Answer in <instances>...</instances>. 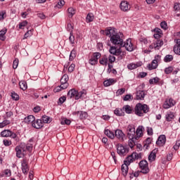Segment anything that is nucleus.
I'll return each instance as SVG.
<instances>
[{
	"label": "nucleus",
	"mask_w": 180,
	"mask_h": 180,
	"mask_svg": "<svg viewBox=\"0 0 180 180\" xmlns=\"http://www.w3.org/2000/svg\"><path fill=\"white\" fill-rule=\"evenodd\" d=\"M122 110H124V112H126V113L130 114V113H131V111L133 110L131 109V107H130V105H127L122 108Z\"/></svg>",
	"instance_id": "nucleus-39"
},
{
	"label": "nucleus",
	"mask_w": 180,
	"mask_h": 180,
	"mask_svg": "<svg viewBox=\"0 0 180 180\" xmlns=\"http://www.w3.org/2000/svg\"><path fill=\"white\" fill-rule=\"evenodd\" d=\"M159 82H160V78L158 77H154L149 80V84H150L151 85H154V84H158Z\"/></svg>",
	"instance_id": "nucleus-40"
},
{
	"label": "nucleus",
	"mask_w": 180,
	"mask_h": 180,
	"mask_svg": "<svg viewBox=\"0 0 180 180\" xmlns=\"http://www.w3.org/2000/svg\"><path fill=\"white\" fill-rule=\"evenodd\" d=\"M75 69V64H71L68 68V72H72V71H74Z\"/></svg>",
	"instance_id": "nucleus-59"
},
{
	"label": "nucleus",
	"mask_w": 180,
	"mask_h": 180,
	"mask_svg": "<svg viewBox=\"0 0 180 180\" xmlns=\"http://www.w3.org/2000/svg\"><path fill=\"white\" fill-rule=\"evenodd\" d=\"M108 60L110 61V63H115V61H116V57H115L114 56L110 55L108 56Z\"/></svg>",
	"instance_id": "nucleus-58"
},
{
	"label": "nucleus",
	"mask_w": 180,
	"mask_h": 180,
	"mask_svg": "<svg viewBox=\"0 0 180 180\" xmlns=\"http://www.w3.org/2000/svg\"><path fill=\"white\" fill-rule=\"evenodd\" d=\"M129 147L123 146L122 144L118 143L117 145V153L120 157H124L129 154Z\"/></svg>",
	"instance_id": "nucleus-6"
},
{
	"label": "nucleus",
	"mask_w": 180,
	"mask_h": 180,
	"mask_svg": "<svg viewBox=\"0 0 180 180\" xmlns=\"http://www.w3.org/2000/svg\"><path fill=\"white\" fill-rule=\"evenodd\" d=\"M174 11H180V4L179 3H175L174 6Z\"/></svg>",
	"instance_id": "nucleus-62"
},
{
	"label": "nucleus",
	"mask_w": 180,
	"mask_h": 180,
	"mask_svg": "<svg viewBox=\"0 0 180 180\" xmlns=\"http://www.w3.org/2000/svg\"><path fill=\"white\" fill-rule=\"evenodd\" d=\"M175 54L180 56V39H176V44L174 46Z\"/></svg>",
	"instance_id": "nucleus-27"
},
{
	"label": "nucleus",
	"mask_w": 180,
	"mask_h": 180,
	"mask_svg": "<svg viewBox=\"0 0 180 180\" xmlns=\"http://www.w3.org/2000/svg\"><path fill=\"white\" fill-rule=\"evenodd\" d=\"M3 143L6 147H9V146H12V141L8 139H4L3 141Z\"/></svg>",
	"instance_id": "nucleus-48"
},
{
	"label": "nucleus",
	"mask_w": 180,
	"mask_h": 180,
	"mask_svg": "<svg viewBox=\"0 0 180 180\" xmlns=\"http://www.w3.org/2000/svg\"><path fill=\"white\" fill-rule=\"evenodd\" d=\"M111 43L115 46H118V48L116 46H110L109 51L112 56H120L122 54V47H123V34L122 32H115L112 35L110 39Z\"/></svg>",
	"instance_id": "nucleus-1"
},
{
	"label": "nucleus",
	"mask_w": 180,
	"mask_h": 180,
	"mask_svg": "<svg viewBox=\"0 0 180 180\" xmlns=\"http://www.w3.org/2000/svg\"><path fill=\"white\" fill-rule=\"evenodd\" d=\"M166 141H167V137L165 136V135H160L158 137V139L156 141V143L158 144V146L162 147V146L165 145Z\"/></svg>",
	"instance_id": "nucleus-18"
},
{
	"label": "nucleus",
	"mask_w": 180,
	"mask_h": 180,
	"mask_svg": "<svg viewBox=\"0 0 180 180\" xmlns=\"http://www.w3.org/2000/svg\"><path fill=\"white\" fill-rule=\"evenodd\" d=\"M68 12L69 18H72L75 15V9H74V8L72 7H70L68 9Z\"/></svg>",
	"instance_id": "nucleus-38"
},
{
	"label": "nucleus",
	"mask_w": 180,
	"mask_h": 180,
	"mask_svg": "<svg viewBox=\"0 0 180 180\" xmlns=\"http://www.w3.org/2000/svg\"><path fill=\"white\" fill-rule=\"evenodd\" d=\"M32 127L34 129H41L43 127V121L41 120H34V122L32 123Z\"/></svg>",
	"instance_id": "nucleus-20"
},
{
	"label": "nucleus",
	"mask_w": 180,
	"mask_h": 180,
	"mask_svg": "<svg viewBox=\"0 0 180 180\" xmlns=\"http://www.w3.org/2000/svg\"><path fill=\"white\" fill-rule=\"evenodd\" d=\"M176 103L172 98L166 99L163 103L164 109H169V108H172V106H175Z\"/></svg>",
	"instance_id": "nucleus-12"
},
{
	"label": "nucleus",
	"mask_w": 180,
	"mask_h": 180,
	"mask_svg": "<svg viewBox=\"0 0 180 180\" xmlns=\"http://www.w3.org/2000/svg\"><path fill=\"white\" fill-rule=\"evenodd\" d=\"M116 82V80L114 79H109L104 81L103 84L104 86H110V85H113Z\"/></svg>",
	"instance_id": "nucleus-30"
},
{
	"label": "nucleus",
	"mask_w": 180,
	"mask_h": 180,
	"mask_svg": "<svg viewBox=\"0 0 180 180\" xmlns=\"http://www.w3.org/2000/svg\"><path fill=\"white\" fill-rule=\"evenodd\" d=\"M6 32H8V30H6V28H4L0 31V40H2L4 41L6 39V37H5V34H6Z\"/></svg>",
	"instance_id": "nucleus-32"
},
{
	"label": "nucleus",
	"mask_w": 180,
	"mask_h": 180,
	"mask_svg": "<svg viewBox=\"0 0 180 180\" xmlns=\"http://www.w3.org/2000/svg\"><path fill=\"white\" fill-rule=\"evenodd\" d=\"M42 122L44 123H51V118L47 115H44L42 117Z\"/></svg>",
	"instance_id": "nucleus-42"
},
{
	"label": "nucleus",
	"mask_w": 180,
	"mask_h": 180,
	"mask_svg": "<svg viewBox=\"0 0 180 180\" xmlns=\"http://www.w3.org/2000/svg\"><path fill=\"white\" fill-rule=\"evenodd\" d=\"M153 44L155 46V50H160V49L164 46V41L162 40L157 39L153 42Z\"/></svg>",
	"instance_id": "nucleus-23"
},
{
	"label": "nucleus",
	"mask_w": 180,
	"mask_h": 180,
	"mask_svg": "<svg viewBox=\"0 0 180 180\" xmlns=\"http://www.w3.org/2000/svg\"><path fill=\"white\" fill-rule=\"evenodd\" d=\"M33 34V30H30L27 31L25 35H24V39H27V37H30Z\"/></svg>",
	"instance_id": "nucleus-47"
},
{
	"label": "nucleus",
	"mask_w": 180,
	"mask_h": 180,
	"mask_svg": "<svg viewBox=\"0 0 180 180\" xmlns=\"http://www.w3.org/2000/svg\"><path fill=\"white\" fill-rule=\"evenodd\" d=\"M21 165L23 174H27V172H29V166H27V161H26V160H23Z\"/></svg>",
	"instance_id": "nucleus-21"
},
{
	"label": "nucleus",
	"mask_w": 180,
	"mask_h": 180,
	"mask_svg": "<svg viewBox=\"0 0 180 180\" xmlns=\"http://www.w3.org/2000/svg\"><path fill=\"white\" fill-rule=\"evenodd\" d=\"M127 137L129 139V143L131 148L136 146V128L131 125L127 127Z\"/></svg>",
	"instance_id": "nucleus-2"
},
{
	"label": "nucleus",
	"mask_w": 180,
	"mask_h": 180,
	"mask_svg": "<svg viewBox=\"0 0 180 180\" xmlns=\"http://www.w3.org/2000/svg\"><path fill=\"white\" fill-rule=\"evenodd\" d=\"M11 131L9 129H5L1 133V137H10Z\"/></svg>",
	"instance_id": "nucleus-34"
},
{
	"label": "nucleus",
	"mask_w": 180,
	"mask_h": 180,
	"mask_svg": "<svg viewBox=\"0 0 180 180\" xmlns=\"http://www.w3.org/2000/svg\"><path fill=\"white\" fill-rule=\"evenodd\" d=\"M60 123H61V124H71V120H70L67 118H63V119H62Z\"/></svg>",
	"instance_id": "nucleus-46"
},
{
	"label": "nucleus",
	"mask_w": 180,
	"mask_h": 180,
	"mask_svg": "<svg viewBox=\"0 0 180 180\" xmlns=\"http://www.w3.org/2000/svg\"><path fill=\"white\" fill-rule=\"evenodd\" d=\"M27 25V21H23L19 25V28L22 29V27H25Z\"/></svg>",
	"instance_id": "nucleus-64"
},
{
	"label": "nucleus",
	"mask_w": 180,
	"mask_h": 180,
	"mask_svg": "<svg viewBox=\"0 0 180 180\" xmlns=\"http://www.w3.org/2000/svg\"><path fill=\"white\" fill-rule=\"evenodd\" d=\"M68 31L70 32V33H72V30H74V26L72 25V24L69 23L68 24Z\"/></svg>",
	"instance_id": "nucleus-54"
},
{
	"label": "nucleus",
	"mask_w": 180,
	"mask_h": 180,
	"mask_svg": "<svg viewBox=\"0 0 180 180\" xmlns=\"http://www.w3.org/2000/svg\"><path fill=\"white\" fill-rule=\"evenodd\" d=\"M11 122H9L8 120H4L2 122H0V129L5 127V126H8V124H9Z\"/></svg>",
	"instance_id": "nucleus-45"
},
{
	"label": "nucleus",
	"mask_w": 180,
	"mask_h": 180,
	"mask_svg": "<svg viewBox=\"0 0 180 180\" xmlns=\"http://www.w3.org/2000/svg\"><path fill=\"white\" fill-rule=\"evenodd\" d=\"M104 134H105V136H107V137H108L109 139H115V133L109 129H105Z\"/></svg>",
	"instance_id": "nucleus-28"
},
{
	"label": "nucleus",
	"mask_w": 180,
	"mask_h": 180,
	"mask_svg": "<svg viewBox=\"0 0 180 180\" xmlns=\"http://www.w3.org/2000/svg\"><path fill=\"white\" fill-rule=\"evenodd\" d=\"M94 21V14L93 13H89L86 16V22L87 23H90V22Z\"/></svg>",
	"instance_id": "nucleus-43"
},
{
	"label": "nucleus",
	"mask_w": 180,
	"mask_h": 180,
	"mask_svg": "<svg viewBox=\"0 0 180 180\" xmlns=\"http://www.w3.org/2000/svg\"><path fill=\"white\" fill-rule=\"evenodd\" d=\"M122 47H125L127 51H133L134 50V46L131 44V39H128L125 42H122Z\"/></svg>",
	"instance_id": "nucleus-11"
},
{
	"label": "nucleus",
	"mask_w": 180,
	"mask_h": 180,
	"mask_svg": "<svg viewBox=\"0 0 180 180\" xmlns=\"http://www.w3.org/2000/svg\"><path fill=\"white\" fill-rule=\"evenodd\" d=\"M115 115L117 116H124V112H123V110L117 108L114 110Z\"/></svg>",
	"instance_id": "nucleus-37"
},
{
	"label": "nucleus",
	"mask_w": 180,
	"mask_h": 180,
	"mask_svg": "<svg viewBox=\"0 0 180 180\" xmlns=\"http://www.w3.org/2000/svg\"><path fill=\"white\" fill-rule=\"evenodd\" d=\"M150 108L146 104L137 103L135 106V115L143 116V113H148Z\"/></svg>",
	"instance_id": "nucleus-4"
},
{
	"label": "nucleus",
	"mask_w": 180,
	"mask_h": 180,
	"mask_svg": "<svg viewBox=\"0 0 180 180\" xmlns=\"http://www.w3.org/2000/svg\"><path fill=\"white\" fill-rule=\"evenodd\" d=\"M75 57H77V51L75 49H73L70 52V55L69 57L70 61H72L74 58H75Z\"/></svg>",
	"instance_id": "nucleus-35"
},
{
	"label": "nucleus",
	"mask_w": 180,
	"mask_h": 180,
	"mask_svg": "<svg viewBox=\"0 0 180 180\" xmlns=\"http://www.w3.org/2000/svg\"><path fill=\"white\" fill-rule=\"evenodd\" d=\"M73 115H77L78 116H79L80 119H86V117H88V113L84 111L75 112H73Z\"/></svg>",
	"instance_id": "nucleus-26"
},
{
	"label": "nucleus",
	"mask_w": 180,
	"mask_h": 180,
	"mask_svg": "<svg viewBox=\"0 0 180 180\" xmlns=\"http://www.w3.org/2000/svg\"><path fill=\"white\" fill-rule=\"evenodd\" d=\"M146 131L148 136H153V128L151 127H147L146 128Z\"/></svg>",
	"instance_id": "nucleus-57"
},
{
	"label": "nucleus",
	"mask_w": 180,
	"mask_h": 180,
	"mask_svg": "<svg viewBox=\"0 0 180 180\" xmlns=\"http://www.w3.org/2000/svg\"><path fill=\"white\" fill-rule=\"evenodd\" d=\"M4 174L6 176H11L12 175V172H11V169H7L4 171Z\"/></svg>",
	"instance_id": "nucleus-61"
},
{
	"label": "nucleus",
	"mask_w": 180,
	"mask_h": 180,
	"mask_svg": "<svg viewBox=\"0 0 180 180\" xmlns=\"http://www.w3.org/2000/svg\"><path fill=\"white\" fill-rule=\"evenodd\" d=\"M157 153H158V148H155L154 150H152V152L148 156V161L150 162L155 161V158H157Z\"/></svg>",
	"instance_id": "nucleus-17"
},
{
	"label": "nucleus",
	"mask_w": 180,
	"mask_h": 180,
	"mask_svg": "<svg viewBox=\"0 0 180 180\" xmlns=\"http://www.w3.org/2000/svg\"><path fill=\"white\" fill-rule=\"evenodd\" d=\"M20 88L22 91H26L27 89V83L25 81H20L19 82Z\"/></svg>",
	"instance_id": "nucleus-33"
},
{
	"label": "nucleus",
	"mask_w": 180,
	"mask_h": 180,
	"mask_svg": "<svg viewBox=\"0 0 180 180\" xmlns=\"http://www.w3.org/2000/svg\"><path fill=\"white\" fill-rule=\"evenodd\" d=\"M18 65H19V59H15L13 63V68L16 70V68H18Z\"/></svg>",
	"instance_id": "nucleus-52"
},
{
	"label": "nucleus",
	"mask_w": 180,
	"mask_h": 180,
	"mask_svg": "<svg viewBox=\"0 0 180 180\" xmlns=\"http://www.w3.org/2000/svg\"><path fill=\"white\" fill-rule=\"evenodd\" d=\"M143 65L142 62H136V63H129L127 65V68L129 70H136V68H139V67H141Z\"/></svg>",
	"instance_id": "nucleus-19"
},
{
	"label": "nucleus",
	"mask_w": 180,
	"mask_h": 180,
	"mask_svg": "<svg viewBox=\"0 0 180 180\" xmlns=\"http://www.w3.org/2000/svg\"><path fill=\"white\" fill-rule=\"evenodd\" d=\"M15 153L18 158H23V157L27 154L25 143H21L20 146H16Z\"/></svg>",
	"instance_id": "nucleus-5"
},
{
	"label": "nucleus",
	"mask_w": 180,
	"mask_h": 180,
	"mask_svg": "<svg viewBox=\"0 0 180 180\" xmlns=\"http://www.w3.org/2000/svg\"><path fill=\"white\" fill-rule=\"evenodd\" d=\"M121 170L122 172V175L124 176H126V175H127V173L129 172V165L124 162V164L122 165Z\"/></svg>",
	"instance_id": "nucleus-25"
},
{
	"label": "nucleus",
	"mask_w": 180,
	"mask_h": 180,
	"mask_svg": "<svg viewBox=\"0 0 180 180\" xmlns=\"http://www.w3.org/2000/svg\"><path fill=\"white\" fill-rule=\"evenodd\" d=\"M174 112H167L166 115H165V119L167 122H171L172 119H174Z\"/></svg>",
	"instance_id": "nucleus-31"
},
{
	"label": "nucleus",
	"mask_w": 180,
	"mask_h": 180,
	"mask_svg": "<svg viewBox=\"0 0 180 180\" xmlns=\"http://www.w3.org/2000/svg\"><path fill=\"white\" fill-rule=\"evenodd\" d=\"M64 5H65V1H64V0H61L57 4L56 8H58L60 9V8H63V6H64Z\"/></svg>",
	"instance_id": "nucleus-50"
},
{
	"label": "nucleus",
	"mask_w": 180,
	"mask_h": 180,
	"mask_svg": "<svg viewBox=\"0 0 180 180\" xmlns=\"http://www.w3.org/2000/svg\"><path fill=\"white\" fill-rule=\"evenodd\" d=\"M66 100H67V97L62 96V97L59 98V103H60V105H63V103L64 102H65Z\"/></svg>",
	"instance_id": "nucleus-60"
},
{
	"label": "nucleus",
	"mask_w": 180,
	"mask_h": 180,
	"mask_svg": "<svg viewBox=\"0 0 180 180\" xmlns=\"http://www.w3.org/2000/svg\"><path fill=\"white\" fill-rule=\"evenodd\" d=\"M151 141H153V139L151 138H148L145 141V147H148V146H150V144H151Z\"/></svg>",
	"instance_id": "nucleus-55"
},
{
	"label": "nucleus",
	"mask_w": 180,
	"mask_h": 180,
	"mask_svg": "<svg viewBox=\"0 0 180 180\" xmlns=\"http://www.w3.org/2000/svg\"><path fill=\"white\" fill-rule=\"evenodd\" d=\"M160 26L162 29H164L165 30L167 29V22L165 21H163L160 23Z\"/></svg>",
	"instance_id": "nucleus-63"
},
{
	"label": "nucleus",
	"mask_w": 180,
	"mask_h": 180,
	"mask_svg": "<svg viewBox=\"0 0 180 180\" xmlns=\"http://www.w3.org/2000/svg\"><path fill=\"white\" fill-rule=\"evenodd\" d=\"M139 167L141 168V172L142 174H148L150 169H148V162L147 160H142L139 162Z\"/></svg>",
	"instance_id": "nucleus-9"
},
{
	"label": "nucleus",
	"mask_w": 180,
	"mask_h": 180,
	"mask_svg": "<svg viewBox=\"0 0 180 180\" xmlns=\"http://www.w3.org/2000/svg\"><path fill=\"white\" fill-rule=\"evenodd\" d=\"M120 8L123 12H127V11H130V8L131 7L130 6V4H129V2L123 1L120 5Z\"/></svg>",
	"instance_id": "nucleus-15"
},
{
	"label": "nucleus",
	"mask_w": 180,
	"mask_h": 180,
	"mask_svg": "<svg viewBox=\"0 0 180 180\" xmlns=\"http://www.w3.org/2000/svg\"><path fill=\"white\" fill-rule=\"evenodd\" d=\"M115 33L116 32H115V29L108 28L105 30V36H109L110 39Z\"/></svg>",
	"instance_id": "nucleus-29"
},
{
	"label": "nucleus",
	"mask_w": 180,
	"mask_h": 180,
	"mask_svg": "<svg viewBox=\"0 0 180 180\" xmlns=\"http://www.w3.org/2000/svg\"><path fill=\"white\" fill-rule=\"evenodd\" d=\"M143 132H144V127L143 126L138 127L135 132V143L137 140H139V139H140L141 137H143Z\"/></svg>",
	"instance_id": "nucleus-13"
},
{
	"label": "nucleus",
	"mask_w": 180,
	"mask_h": 180,
	"mask_svg": "<svg viewBox=\"0 0 180 180\" xmlns=\"http://www.w3.org/2000/svg\"><path fill=\"white\" fill-rule=\"evenodd\" d=\"M139 158H141V155L134 152L131 155H130L125 159L124 162L127 165H129V164H131V162H134V161H136V160H139Z\"/></svg>",
	"instance_id": "nucleus-7"
},
{
	"label": "nucleus",
	"mask_w": 180,
	"mask_h": 180,
	"mask_svg": "<svg viewBox=\"0 0 180 180\" xmlns=\"http://www.w3.org/2000/svg\"><path fill=\"white\" fill-rule=\"evenodd\" d=\"M146 96V92L143 90H139L136 91V99L137 101H143Z\"/></svg>",
	"instance_id": "nucleus-22"
},
{
	"label": "nucleus",
	"mask_w": 180,
	"mask_h": 180,
	"mask_svg": "<svg viewBox=\"0 0 180 180\" xmlns=\"http://www.w3.org/2000/svg\"><path fill=\"white\" fill-rule=\"evenodd\" d=\"M11 97L13 101H19V95L16 93H11Z\"/></svg>",
	"instance_id": "nucleus-53"
},
{
	"label": "nucleus",
	"mask_w": 180,
	"mask_h": 180,
	"mask_svg": "<svg viewBox=\"0 0 180 180\" xmlns=\"http://www.w3.org/2000/svg\"><path fill=\"white\" fill-rule=\"evenodd\" d=\"M124 92H126V89H124V88L120 89L117 91L116 96H120V95H123V94H124Z\"/></svg>",
	"instance_id": "nucleus-44"
},
{
	"label": "nucleus",
	"mask_w": 180,
	"mask_h": 180,
	"mask_svg": "<svg viewBox=\"0 0 180 180\" xmlns=\"http://www.w3.org/2000/svg\"><path fill=\"white\" fill-rule=\"evenodd\" d=\"M172 71H174V68L172 67H168V68H166L165 69V74H171V72H172Z\"/></svg>",
	"instance_id": "nucleus-51"
},
{
	"label": "nucleus",
	"mask_w": 180,
	"mask_h": 180,
	"mask_svg": "<svg viewBox=\"0 0 180 180\" xmlns=\"http://www.w3.org/2000/svg\"><path fill=\"white\" fill-rule=\"evenodd\" d=\"M161 61V56L160 55H157L155 56V59L152 61L150 64L148 65V70H155L157 67H158V63Z\"/></svg>",
	"instance_id": "nucleus-8"
},
{
	"label": "nucleus",
	"mask_w": 180,
	"mask_h": 180,
	"mask_svg": "<svg viewBox=\"0 0 180 180\" xmlns=\"http://www.w3.org/2000/svg\"><path fill=\"white\" fill-rule=\"evenodd\" d=\"M172 60H174V56H172V55H167L164 58L165 63H170Z\"/></svg>",
	"instance_id": "nucleus-41"
},
{
	"label": "nucleus",
	"mask_w": 180,
	"mask_h": 180,
	"mask_svg": "<svg viewBox=\"0 0 180 180\" xmlns=\"http://www.w3.org/2000/svg\"><path fill=\"white\" fill-rule=\"evenodd\" d=\"M70 37H69V40L70 41V44H74L75 41V37H74V34L71 32L70 33Z\"/></svg>",
	"instance_id": "nucleus-49"
},
{
	"label": "nucleus",
	"mask_w": 180,
	"mask_h": 180,
	"mask_svg": "<svg viewBox=\"0 0 180 180\" xmlns=\"http://www.w3.org/2000/svg\"><path fill=\"white\" fill-rule=\"evenodd\" d=\"M62 89H67L68 88V76L64 75L60 79Z\"/></svg>",
	"instance_id": "nucleus-14"
},
{
	"label": "nucleus",
	"mask_w": 180,
	"mask_h": 180,
	"mask_svg": "<svg viewBox=\"0 0 180 180\" xmlns=\"http://www.w3.org/2000/svg\"><path fill=\"white\" fill-rule=\"evenodd\" d=\"M99 58H101V53L96 52L93 53L89 63V64H91V65H96V64H98V60H99Z\"/></svg>",
	"instance_id": "nucleus-10"
},
{
	"label": "nucleus",
	"mask_w": 180,
	"mask_h": 180,
	"mask_svg": "<svg viewBox=\"0 0 180 180\" xmlns=\"http://www.w3.org/2000/svg\"><path fill=\"white\" fill-rule=\"evenodd\" d=\"M114 135L117 139H118V140H120V141H124L126 136L124 135V133H123V131L120 129L115 130V134Z\"/></svg>",
	"instance_id": "nucleus-16"
},
{
	"label": "nucleus",
	"mask_w": 180,
	"mask_h": 180,
	"mask_svg": "<svg viewBox=\"0 0 180 180\" xmlns=\"http://www.w3.org/2000/svg\"><path fill=\"white\" fill-rule=\"evenodd\" d=\"M34 120V116L29 115L24 119V122L27 124H33Z\"/></svg>",
	"instance_id": "nucleus-24"
},
{
	"label": "nucleus",
	"mask_w": 180,
	"mask_h": 180,
	"mask_svg": "<svg viewBox=\"0 0 180 180\" xmlns=\"http://www.w3.org/2000/svg\"><path fill=\"white\" fill-rule=\"evenodd\" d=\"M25 152L27 151H32V148H33V146L30 144L25 145Z\"/></svg>",
	"instance_id": "nucleus-56"
},
{
	"label": "nucleus",
	"mask_w": 180,
	"mask_h": 180,
	"mask_svg": "<svg viewBox=\"0 0 180 180\" xmlns=\"http://www.w3.org/2000/svg\"><path fill=\"white\" fill-rule=\"evenodd\" d=\"M86 95V91L82 90L79 92L75 90V89H70L68 93V98L70 99L74 98L77 101V99H80V98H84Z\"/></svg>",
	"instance_id": "nucleus-3"
},
{
	"label": "nucleus",
	"mask_w": 180,
	"mask_h": 180,
	"mask_svg": "<svg viewBox=\"0 0 180 180\" xmlns=\"http://www.w3.org/2000/svg\"><path fill=\"white\" fill-rule=\"evenodd\" d=\"M108 57L103 56V58H101L100 59V64H101V65H105V66H106V65H108Z\"/></svg>",
	"instance_id": "nucleus-36"
}]
</instances>
